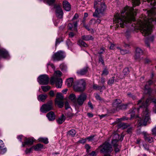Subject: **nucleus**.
<instances>
[{"mask_svg":"<svg viewBox=\"0 0 156 156\" xmlns=\"http://www.w3.org/2000/svg\"><path fill=\"white\" fill-rule=\"evenodd\" d=\"M120 147L118 146V145L117 146L114 147V148L115 149V151L116 152H117L119 151Z\"/></svg>","mask_w":156,"mask_h":156,"instance_id":"56","label":"nucleus"},{"mask_svg":"<svg viewBox=\"0 0 156 156\" xmlns=\"http://www.w3.org/2000/svg\"><path fill=\"white\" fill-rule=\"evenodd\" d=\"M86 83L83 80L77 81L73 85V88L76 91H83L85 88Z\"/></svg>","mask_w":156,"mask_h":156,"instance_id":"2","label":"nucleus"},{"mask_svg":"<svg viewBox=\"0 0 156 156\" xmlns=\"http://www.w3.org/2000/svg\"><path fill=\"white\" fill-rule=\"evenodd\" d=\"M150 101L155 104L154 111L156 113V99L150 97L144 102V98H143L138 101L137 104L139 105L140 107L144 108L143 112L142 114V119L139 118L138 121L140 126H145L146 123L150 119L149 112L147 107L148 105V102Z\"/></svg>","mask_w":156,"mask_h":156,"instance_id":"1","label":"nucleus"},{"mask_svg":"<svg viewBox=\"0 0 156 156\" xmlns=\"http://www.w3.org/2000/svg\"><path fill=\"white\" fill-rule=\"evenodd\" d=\"M53 109L52 102L51 101L43 105L41 108L40 110L42 112L45 113Z\"/></svg>","mask_w":156,"mask_h":156,"instance_id":"5","label":"nucleus"},{"mask_svg":"<svg viewBox=\"0 0 156 156\" xmlns=\"http://www.w3.org/2000/svg\"><path fill=\"white\" fill-rule=\"evenodd\" d=\"M79 17L78 15L76 13L75 14L72 20H75L77 19Z\"/></svg>","mask_w":156,"mask_h":156,"instance_id":"61","label":"nucleus"},{"mask_svg":"<svg viewBox=\"0 0 156 156\" xmlns=\"http://www.w3.org/2000/svg\"><path fill=\"white\" fill-rule=\"evenodd\" d=\"M65 57L64 52L59 51L54 53L52 56V59L54 61H59L62 60Z\"/></svg>","mask_w":156,"mask_h":156,"instance_id":"6","label":"nucleus"},{"mask_svg":"<svg viewBox=\"0 0 156 156\" xmlns=\"http://www.w3.org/2000/svg\"><path fill=\"white\" fill-rule=\"evenodd\" d=\"M35 151H38L41 150L43 147V146L41 144H38L36 146L32 147Z\"/></svg>","mask_w":156,"mask_h":156,"instance_id":"26","label":"nucleus"},{"mask_svg":"<svg viewBox=\"0 0 156 156\" xmlns=\"http://www.w3.org/2000/svg\"><path fill=\"white\" fill-rule=\"evenodd\" d=\"M122 101L119 99H116L113 103V105L114 107L116 108L119 106L121 103Z\"/></svg>","mask_w":156,"mask_h":156,"instance_id":"30","label":"nucleus"},{"mask_svg":"<svg viewBox=\"0 0 156 156\" xmlns=\"http://www.w3.org/2000/svg\"><path fill=\"white\" fill-rule=\"evenodd\" d=\"M46 116L49 121H52L55 119L56 115L53 112L51 111L47 114Z\"/></svg>","mask_w":156,"mask_h":156,"instance_id":"14","label":"nucleus"},{"mask_svg":"<svg viewBox=\"0 0 156 156\" xmlns=\"http://www.w3.org/2000/svg\"><path fill=\"white\" fill-rule=\"evenodd\" d=\"M49 94L51 97H53L55 96V93L53 90H51L49 93Z\"/></svg>","mask_w":156,"mask_h":156,"instance_id":"54","label":"nucleus"},{"mask_svg":"<svg viewBox=\"0 0 156 156\" xmlns=\"http://www.w3.org/2000/svg\"><path fill=\"white\" fill-rule=\"evenodd\" d=\"M41 87L44 92H47L50 89V87L48 86H42Z\"/></svg>","mask_w":156,"mask_h":156,"instance_id":"33","label":"nucleus"},{"mask_svg":"<svg viewBox=\"0 0 156 156\" xmlns=\"http://www.w3.org/2000/svg\"><path fill=\"white\" fill-rule=\"evenodd\" d=\"M69 29L71 30L73 28V25L71 23H69L68 25Z\"/></svg>","mask_w":156,"mask_h":156,"instance_id":"59","label":"nucleus"},{"mask_svg":"<svg viewBox=\"0 0 156 156\" xmlns=\"http://www.w3.org/2000/svg\"><path fill=\"white\" fill-rule=\"evenodd\" d=\"M60 69L62 70L63 69H65L66 68V66L63 64H61L60 66Z\"/></svg>","mask_w":156,"mask_h":156,"instance_id":"60","label":"nucleus"},{"mask_svg":"<svg viewBox=\"0 0 156 156\" xmlns=\"http://www.w3.org/2000/svg\"><path fill=\"white\" fill-rule=\"evenodd\" d=\"M133 5H138L140 3V0H132Z\"/></svg>","mask_w":156,"mask_h":156,"instance_id":"39","label":"nucleus"},{"mask_svg":"<svg viewBox=\"0 0 156 156\" xmlns=\"http://www.w3.org/2000/svg\"><path fill=\"white\" fill-rule=\"evenodd\" d=\"M55 71L54 75L55 76L60 77L62 74V72L60 71Z\"/></svg>","mask_w":156,"mask_h":156,"instance_id":"38","label":"nucleus"},{"mask_svg":"<svg viewBox=\"0 0 156 156\" xmlns=\"http://www.w3.org/2000/svg\"><path fill=\"white\" fill-rule=\"evenodd\" d=\"M55 104L60 108H62L64 105L63 100H55Z\"/></svg>","mask_w":156,"mask_h":156,"instance_id":"27","label":"nucleus"},{"mask_svg":"<svg viewBox=\"0 0 156 156\" xmlns=\"http://www.w3.org/2000/svg\"><path fill=\"white\" fill-rule=\"evenodd\" d=\"M95 97L97 100L101 101L102 99L100 97V95L98 94H96L95 96Z\"/></svg>","mask_w":156,"mask_h":156,"instance_id":"52","label":"nucleus"},{"mask_svg":"<svg viewBox=\"0 0 156 156\" xmlns=\"http://www.w3.org/2000/svg\"><path fill=\"white\" fill-rule=\"evenodd\" d=\"M115 81V77H112L109 80L108 82V84L109 85L112 84Z\"/></svg>","mask_w":156,"mask_h":156,"instance_id":"41","label":"nucleus"},{"mask_svg":"<svg viewBox=\"0 0 156 156\" xmlns=\"http://www.w3.org/2000/svg\"><path fill=\"white\" fill-rule=\"evenodd\" d=\"M33 149V147H32L29 148H27L25 151V152L26 154H28L31 152Z\"/></svg>","mask_w":156,"mask_h":156,"instance_id":"46","label":"nucleus"},{"mask_svg":"<svg viewBox=\"0 0 156 156\" xmlns=\"http://www.w3.org/2000/svg\"><path fill=\"white\" fill-rule=\"evenodd\" d=\"M33 139L25 137L24 140V142H22V147H25L26 146H29L32 145L34 142Z\"/></svg>","mask_w":156,"mask_h":156,"instance_id":"9","label":"nucleus"},{"mask_svg":"<svg viewBox=\"0 0 156 156\" xmlns=\"http://www.w3.org/2000/svg\"><path fill=\"white\" fill-rule=\"evenodd\" d=\"M93 87L94 89L95 90H101L102 89V87L95 84L93 85Z\"/></svg>","mask_w":156,"mask_h":156,"instance_id":"40","label":"nucleus"},{"mask_svg":"<svg viewBox=\"0 0 156 156\" xmlns=\"http://www.w3.org/2000/svg\"><path fill=\"white\" fill-rule=\"evenodd\" d=\"M54 7L55 8V13L56 16L58 18H62L63 12L61 7L59 6H55Z\"/></svg>","mask_w":156,"mask_h":156,"instance_id":"10","label":"nucleus"},{"mask_svg":"<svg viewBox=\"0 0 156 156\" xmlns=\"http://www.w3.org/2000/svg\"><path fill=\"white\" fill-rule=\"evenodd\" d=\"M143 134L144 139L146 141H147L149 143H151L153 141V138L149 136V135L146 132H144Z\"/></svg>","mask_w":156,"mask_h":156,"instance_id":"18","label":"nucleus"},{"mask_svg":"<svg viewBox=\"0 0 156 156\" xmlns=\"http://www.w3.org/2000/svg\"><path fill=\"white\" fill-rule=\"evenodd\" d=\"M127 105L126 104H121L119 105V106L116 107L117 110H124L126 109L127 108Z\"/></svg>","mask_w":156,"mask_h":156,"instance_id":"28","label":"nucleus"},{"mask_svg":"<svg viewBox=\"0 0 156 156\" xmlns=\"http://www.w3.org/2000/svg\"><path fill=\"white\" fill-rule=\"evenodd\" d=\"M118 141L119 140H115V142L114 141V142H113V140H112V144L114 147H115V146H118V145L117 144V143Z\"/></svg>","mask_w":156,"mask_h":156,"instance_id":"51","label":"nucleus"},{"mask_svg":"<svg viewBox=\"0 0 156 156\" xmlns=\"http://www.w3.org/2000/svg\"><path fill=\"white\" fill-rule=\"evenodd\" d=\"M99 62H101L102 65H104V62L101 55L99 57Z\"/></svg>","mask_w":156,"mask_h":156,"instance_id":"50","label":"nucleus"},{"mask_svg":"<svg viewBox=\"0 0 156 156\" xmlns=\"http://www.w3.org/2000/svg\"><path fill=\"white\" fill-rule=\"evenodd\" d=\"M101 0H94V8H97L98 5H99L101 3Z\"/></svg>","mask_w":156,"mask_h":156,"instance_id":"34","label":"nucleus"},{"mask_svg":"<svg viewBox=\"0 0 156 156\" xmlns=\"http://www.w3.org/2000/svg\"><path fill=\"white\" fill-rule=\"evenodd\" d=\"M55 0H47L46 2L49 5H53L55 2Z\"/></svg>","mask_w":156,"mask_h":156,"instance_id":"42","label":"nucleus"},{"mask_svg":"<svg viewBox=\"0 0 156 156\" xmlns=\"http://www.w3.org/2000/svg\"><path fill=\"white\" fill-rule=\"evenodd\" d=\"M63 96L61 93H58L56 95V98L55 100H63Z\"/></svg>","mask_w":156,"mask_h":156,"instance_id":"32","label":"nucleus"},{"mask_svg":"<svg viewBox=\"0 0 156 156\" xmlns=\"http://www.w3.org/2000/svg\"><path fill=\"white\" fill-rule=\"evenodd\" d=\"M88 106L90 107L91 109L93 108V106L92 105V104L91 103L90 101H89L88 102Z\"/></svg>","mask_w":156,"mask_h":156,"instance_id":"63","label":"nucleus"},{"mask_svg":"<svg viewBox=\"0 0 156 156\" xmlns=\"http://www.w3.org/2000/svg\"><path fill=\"white\" fill-rule=\"evenodd\" d=\"M49 78L46 75H42L37 79L38 82L41 85H47L49 82Z\"/></svg>","mask_w":156,"mask_h":156,"instance_id":"8","label":"nucleus"},{"mask_svg":"<svg viewBox=\"0 0 156 156\" xmlns=\"http://www.w3.org/2000/svg\"><path fill=\"white\" fill-rule=\"evenodd\" d=\"M82 39L84 41H88L90 40H93V37L90 35H84L81 37Z\"/></svg>","mask_w":156,"mask_h":156,"instance_id":"23","label":"nucleus"},{"mask_svg":"<svg viewBox=\"0 0 156 156\" xmlns=\"http://www.w3.org/2000/svg\"><path fill=\"white\" fill-rule=\"evenodd\" d=\"M66 117L63 114H62L61 116L58 118L57 120V123L59 124H62L65 120Z\"/></svg>","mask_w":156,"mask_h":156,"instance_id":"24","label":"nucleus"},{"mask_svg":"<svg viewBox=\"0 0 156 156\" xmlns=\"http://www.w3.org/2000/svg\"><path fill=\"white\" fill-rule=\"evenodd\" d=\"M86 139H81L78 141V142L80 143L84 144L86 142Z\"/></svg>","mask_w":156,"mask_h":156,"instance_id":"48","label":"nucleus"},{"mask_svg":"<svg viewBox=\"0 0 156 156\" xmlns=\"http://www.w3.org/2000/svg\"><path fill=\"white\" fill-rule=\"evenodd\" d=\"M117 48L118 49V51L120 52L122 55H124L128 53V51L126 50L122 49L119 47H117Z\"/></svg>","mask_w":156,"mask_h":156,"instance_id":"36","label":"nucleus"},{"mask_svg":"<svg viewBox=\"0 0 156 156\" xmlns=\"http://www.w3.org/2000/svg\"><path fill=\"white\" fill-rule=\"evenodd\" d=\"M152 132L153 135H156V126L152 129Z\"/></svg>","mask_w":156,"mask_h":156,"instance_id":"55","label":"nucleus"},{"mask_svg":"<svg viewBox=\"0 0 156 156\" xmlns=\"http://www.w3.org/2000/svg\"><path fill=\"white\" fill-rule=\"evenodd\" d=\"M50 66L54 70H55V67L53 64L52 63H51L50 62H49L47 64V67L48 68L49 66Z\"/></svg>","mask_w":156,"mask_h":156,"instance_id":"43","label":"nucleus"},{"mask_svg":"<svg viewBox=\"0 0 156 156\" xmlns=\"http://www.w3.org/2000/svg\"><path fill=\"white\" fill-rule=\"evenodd\" d=\"M99 147H102L100 150L101 153H110L112 151V147L110 144L108 142H105L103 145H100Z\"/></svg>","mask_w":156,"mask_h":156,"instance_id":"4","label":"nucleus"},{"mask_svg":"<svg viewBox=\"0 0 156 156\" xmlns=\"http://www.w3.org/2000/svg\"><path fill=\"white\" fill-rule=\"evenodd\" d=\"M83 26L86 29H87L88 30H90V29L88 27V26L87 25H86L85 24V22L84 21H83Z\"/></svg>","mask_w":156,"mask_h":156,"instance_id":"57","label":"nucleus"},{"mask_svg":"<svg viewBox=\"0 0 156 156\" xmlns=\"http://www.w3.org/2000/svg\"><path fill=\"white\" fill-rule=\"evenodd\" d=\"M63 6L66 11H69L71 9V5L67 1H64L62 3Z\"/></svg>","mask_w":156,"mask_h":156,"instance_id":"15","label":"nucleus"},{"mask_svg":"<svg viewBox=\"0 0 156 156\" xmlns=\"http://www.w3.org/2000/svg\"><path fill=\"white\" fill-rule=\"evenodd\" d=\"M99 5L100 6L98 5L97 8H96V9L93 15L94 17H99V14L103 13L105 11V3L102 2Z\"/></svg>","mask_w":156,"mask_h":156,"instance_id":"3","label":"nucleus"},{"mask_svg":"<svg viewBox=\"0 0 156 156\" xmlns=\"http://www.w3.org/2000/svg\"><path fill=\"white\" fill-rule=\"evenodd\" d=\"M87 98L86 95L84 93L78 95L76 99V100L74 101V103L79 105H82L86 100Z\"/></svg>","mask_w":156,"mask_h":156,"instance_id":"7","label":"nucleus"},{"mask_svg":"<svg viewBox=\"0 0 156 156\" xmlns=\"http://www.w3.org/2000/svg\"><path fill=\"white\" fill-rule=\"evenodd\" d=\"M73 82V78H70L67 79L66 82V85L69 87H71Z\"/></svg>","mask_w":156,"mask_h":156,"instance_id":"22","label":"nucleus"},{"mask_svg":"<svg viewBox=\"0 0 156 156\" xmlns=\"http://www.w3.org/2000/svg\"><path fill=\"white\" fill-rule=\"evenodd\" d=\"M9 57L8 52L5 50L3 49H0V57L9 58Z\"/></svg>","mask_w":156,"mask_h":156,"instance_id":"12","label":"nucleus"},{"mask_svg":"<svg viewBox=\"0 0 156 156\" xmlns=\"http://www.w3.org/2000/svg\"><path fill=\"white\" fill-rule=\"evenodd\" d=\"M55 80H56V86L57 88H61L62 86V80L60 78H55Z\"/></svg>","mask_w":156,"mask_h":156,"instance_id":"21","label":"nucleus"},{"mask_svg":"<svg viewBox=\"0 0 156 156\" xmlns=\"http://www.w3.org/2000/svg\"><path fill=\"white\" fill-rule=\"evenodd\" d=\"M79 21H76L75 22H73V25H74V29L75 30H77V24Z\"/></svg>","mask_w":156,"mask_h":156,"instance_id":"45","label":"nucleus"},{"mask_svg":"<svg viewBox=\"0 0 156 156\" xmlns=\"http://www.w3.org/2000/svg\"><path fill=\"white\" fill-rule=\"evenodd\" d=\"M47 95L46 94H40L38 96V100L39 101L44 102L47 98Z\"/></svg>","mask_w":156,"mask_h":156,"instance_id":"25","label":"nucleus"},{"mask_svg":"<svg viewBox=\"0 0 156 156\" xmlns=\"http://www.w3.org/2000/svg\"><path fill=\"white\" fill-rule=\"evenodd\" d=\"M119 134L116 133H114L112 135V140H113V142L114 141L115 142V140H121L122 141L123 140V137L122 136L119 138Z\"/></svg>","mask_w":156,"mask_h":156,"instance_id":"20","label":"nucleus"},{"mask_svg":"<svg viewBox=\"0 0 156 156\" xmlns=\"http://www.w3.org/2000/svg\"><path fill=\"white\" fill-rule=\"evenodd\" d=\"M39 141L44 143L45 144H47L48 143V140L47 138L40 137L38 139Z\"/></svg>","mask_w":156,"mask_h":156,"instance_id":"29","label":"nucleus"},{"mask_svg":"<svg viewBox=\"0 0 156 156\" xmlns=\"http://www.w3.org/2000/svg\"><path fill=\"white\" fill-rule=\"evenodd\" d=\"M153 82L151 80H150L148 81L146 83V84L145 85L144 87L145 92L147 94H150L151 91V89L148 88L147 85H150L152 84Z\"/></svg>","mask_w":156,"mask_h":156,"instance_id":"17","label":"nucleus"},{"mask_svg":"<svg viewBox=\"0 0 156 156\" xmlns=\"http://www.w3.org/2000/svg\"><path fill=\"white\" fill-rule=\"evenodd\" d=\"M85 148L86 149L87 151V152H89L90 151V147L89 146L88 144L86 145L85 146Z\"/></svg>","mask_w":156,"mask_h":156,"instance_id":"49","label":"nucleus"},{"mask_svg":"<svg viewBox=\"0 0 156 156\" xmlns=\"http://www.w3.org/2000/svg\"><path fill=\"white\" fill-rule=\"evenodd\" d=\"M23 137V136L22 135L18 136L17 137V139L21 142H22V139Z\"/></svg>","mask_w":156,"mask_h":156,"instance_id":"58","label":"nucleus"},{"mask_svg":"<svg viewBox=\"0 0 156 156\" xmlns=\"http://www.w3.org/2000/svg\"><path fill=\"white\" fill-rule=\"evenodd\" d=\"M69 98L71 100L73 101L74 103V101L75 100H76V96L75 95L73 94H70L69 97Z\"/></svg>","mask_w":156,"mask_h":156,"instance_id":"37","label":"nucleus"},{"mask_svg":"<svg viewBox=\"0 0 156 156\" xmlns=\"http://www.w3.org/2000/svg\"><path fill=\"white\" fill-rule=\"evenodd\" d=\"M132 127H129L127 129V132L128 133H130L132 132Z\"/></svg>","mask_w":156,"mask_h":156,"instance_id":"62","label":"nucleus"},{"mask_svg":"<svg viewBox=\"0 0 156 156\" xmlns=\"http://www.w3.org/2000/svg\"><path fill=\"white\" fill-rule=\"evenodd\" d=\"M78 42L79 45L80 46H83L84 47H87V46L86 43L81 40H79Z\"/></svg>","mask_w":156,"mask_h":156,"instance_id":"35","label":"nucleus"},{"mask_svg":"<svg viewBox=\"0 0 156 156\" xmlns=\"http://www.w3.org/2000/svg\"><path fill=\"white\" fill-rule=\"evenodd\" d=\"M129 73V71L128 68H125L123 70L122 74L119 77L121 79H123L125 76Z\"/></svg>","mask_w":156,"mask_h":156,"instance_id":"19","label":"nucleus"},{"mask_svg":"<svg viewBox=\"0 0 156 156\" xmlns=\"http://www.w3.org/2000/svg\"><path fill=\"white\" fill-rule=\"evenodd\" d=\"M60 39L59 38H57L56 39V42H55V44L57 45L60 42Z\"/></svg>","mask_w":156,"mask_h":156,"instance_id":"64","label":"nucleus"},{"mask_svg":"<svg viewBox=\"0 0 156 156\" xmlns=\"http://www.w3.org/2000/svg\"><path fill=\"white\" fill-rule=\"evenodd\" d=\"M143 54V51L140 48H137L134 56L135 59H139Z\"/></svg>","mask_w":156,"mask_h":156,"instance_id":"11","label":"nucleus"},{"mask_svg":"<svg viewBox=\"0 0 156 156\" xmlns=\"http://www.w3.org/2000/svg\"><path fill=\"white\" fill-rule=\"evenodd\" d=\"M94 136V135H92L86 137V139L88 140L89 141L92 140H93Z\"/></svg>","mask_w":156,"mask_h":156,"instance_id":"47","label":"nucleus"},{"mask_svg":"<svg viewBox=\"0 0 156 156\" xmlns=\"http://www.w3.org/2000/svg\"><path fill=\"white\" fill-rule=\"evenodd\" d=\"M76 133V131L74 129H71L67 133V134L72 137H74Z\"/></svg>","mask_w":156,"mask_h":156,"instance_id":"31","label":"nucleus"},{"mask_svg":"<svg viewBox=\"0 0 156 156\" xmlns=\"http://www.w3.org/2000/svg\"><path fill=\"white\" fill-rule=\"evenodd\" d=\"M108 74V70L106 69H105L103 71L102 73L101 74V76L103 75H107Z\"/></svg>","mask_w":156,"mask_h":156,"instance_id":"44","label":"nucleus"},{"mask_svg":"<svg viewBox=\"0 0 156 156\" xmlns=\"http://www.w3.org/2000/svg\"><path fill=\"white\" fill-rule=\"evenodd\" d=\"M65 107L66 109L70 108L69 103L67 101H66L65 103Z\"/></svg>","mask_w":156,"mask_h":156,"instance_id":"53","label":"nucleus"},{"mask_svg":"<svg viewBox=\"0 0 156 156\" xmlns=\"http://www.w3.org/2000/svg\"><path fill=\"white\" fill-rule=\"evenodd\" d=\"M88 67H85L80 70L77 71V73L78 75H83L86 74L88 72Z\"/></svg>","mask_w":156,"mask_h":156,"instance_id":"16","label":"nucleus"},{"mask_svg":"<svg viewBox=\"0 0 156 156\" xmlns=\"http://www.w3.org/2000/svg\"><path fill=\"white\" fill-rule=\"evenodd\" d=\"M7 151V148L5 147L4 144L1 140H0V154H3Z\"/></svg>","mask_w":156,"mask_h":156,"instance_id":"13","label":"nucleus"}]
</instances>
